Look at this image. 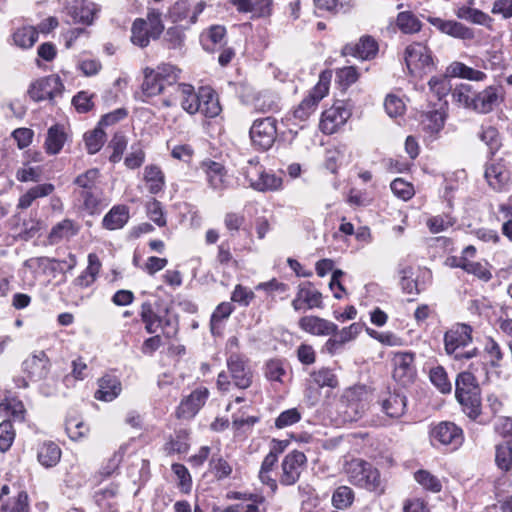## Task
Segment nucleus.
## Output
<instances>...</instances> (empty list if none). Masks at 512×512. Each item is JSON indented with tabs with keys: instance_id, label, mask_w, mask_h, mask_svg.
<instances>
[{
	"instance_id": "f257e3e1",
	"label": "nucleus",
	"mask_w": 512,
	"mask_h": 512,
	"mask_svg": "<svg viewBox=\"0 0 512 512\" xmlns=\"http://www.w3.org/2000/svg\"><path fill=\"white\" fill-rule=\"evenodd\" d=\"M451 96L458 106L478 114L491 113L503 101L500 88L494 85L476 91L472 85L463 83L452 90Z\"/></svg>"
},
{
	"instance_id": "f03ea898",
	"label": "nucleus",
	"mask_w": 512,
	"mask_h": 512,
	"mask_svg": "<svg viewBox=\"0 0 512 512\" xmlns=\"http://www.w3.org/2000/svg\"><path fill=\"white\" fill-rule=\"evenodd\" d=\"M141 321L149 334L161 331L166 338H174L179 330L178 319L171 315L169 308H161L158 302L145 301L140 310Z\"/></svg>"
},
{
	"instance_id": "7ed1b4c3",
	"label": "nucleus",
	"mask_w": 512,
	"mask_h": 512,
	"mask_svg": "<svg viewBox=\"0 0 512 512\" xmlns=\"http://www.w3.org/2000/svg\"><path fill=\"white\" fill-rule=\"evenodd\" d=\"M348 481L359 488L365 489L376 495L385 491V483L380 471L371 463L363 459H352L345 466Z\"/></svg>"
},
{
	"instance_id": "20e7f679",
	"label": "nucleus",
	"mask_w": 512,
	"mask_h": 512,
	"mask_svg": "<svg viewBox=\"0 0 512 512\" xmlns=\"http://www.w3.org/2000/svg\"><path fill=\"white\" fill-rule=\"evenodd\" d=\"M455 395L464 413L471 420H476L481 414L480 387L471 372L464 371L458 374L455 381Z\"/></svg>"
},
{
	"instance_id": "39448f33",
	"label": "nucleus",
	"mask_w": 512,
	"mask_h": 512,
	"mask_svg": "<svg viewBox=\"0 0 512 512\" xmlns=\"http://www.w3.org/2000/svg\"><path fill=\"white\" fill-rule=\"evenodd\" d=\"M473 329L465 323L453 325L444 334V348L448 355L455 360L463 361L476 357L479 353L477 348L465 351L464 349L472 342Z\"/></svg>"
},
{
	"instance_id": "423d86ee",
	"label": "nucleus",
	"mask_w": 512,
	"mask_h": 512,
	"mask_svg": "<svg viewBox=\"0 0 512 512\" xmlns=\"http://www.w3.org/2000/svg\"><path fill=\"white\" fill-rule=\"evenodd\" d=\"M404 61L409 74L414 78L422 79L435 69L431 50L419 42H414L405 48Z\"/></svg>"
},
{
	"instance_id": "0eeeda50",
	"label": "nucleus",
	"mask_w": 512,
	"mask_h": 512,
	"mask_svg": "<svg viewBox=\"0 0 512 512\" xmlns=\"http://www.w3.org/2000/svg\"><path fill=\"white\" fill-rule=\"evenodd\" d=\"M249 136L255 150H269L277 138L276 118L268 116L254 120L249 130Z\"/></svg>"
},
{
	"instance_id": "6e6552de",
	"label": "nucleus",
	"mask_w": 512,
	"mask_h": 512,
	"mask_svg": "<svg viewBox=\"0 0 512 512\" xmlns=\"http://www.w3.org/2000/svg\"><path fill=\"white\" fill-rule=\"evenodd\" d=\"M330 79V72L324 71L320 74L318 83L294 109V118L299 119L300 121H306L310 115L315 112L319 102L328 93Z\"/></svg>"
},
{
	"instance_id": "1a4fd4ad",
	"label": "nucleus",
	"mask_w": 512,
	"mask_h": 512,
	"mask_svg": "<svg viewBox=\"0 0 512 512\" xmlns=\"http://www.w3.org/2000/svg\"><path fill=\"white\" fill-rule=\"evenodd\" d=\"M434 446H445L450 451L457 450L464 442L463 430L455 423L443 421L435 425L430 432Z\"/></svg>"
},
{
	"instance_id": "9d476101",
	"label": "nucleus",
	"mask_w": 512,
	"mask_h": 512,
	"mask_svg": "<svg viewBox=\"0 0 512 512\" xmlns=\"http://www.w3.org/2000/svg\"><path fill=\"white\" fill-rule=\"evenodd\" d=\"M160 85L163 86V105L171 107L176 103L177 88L182 83H179L180 70L171 64H161L155 68Z\"/></svg>"
},
{
	"instance_id": "9b49d317",
	"label": "nucleus",
	"mask_w": 512,
	"mask_h": 512,
	"mask_svg": "<svg viewBox=\"0 0 512 512\" xmlns=\"http://www.w3.org/2000/svg\"><path fill=\"white\" fill-rule=\"evenodd\" d=\"M205 6L204 1H200L192 7L188 0H178L169 7L167 17L173 23L185 22L182 26L189 28L197 22L198 16L203 12Z\"/></svg>"
},
{
	"instance_id": "f8f14e48",
	"label": "nucleus",
	"mask_w": 512,
	"mask_h": 512,
	"mask_svg": "<svg viewBox=\"0 0 512 512\" xmlns=\"http://www.w3.org/2000/svg\"><path fill=\"white\" fill-rule=\"evenodd\" d=\"M241 101L253 105L258 112H276L279 110L278 98L269 91H255L253 88L243 86L239 92Z\"/></svg>"
},
{
	"instance_id": "ddd939ff",
	"label": "nucleus",
	"mask_w": 512,
	"mask_h": 512,
	"mask_svg": "<svg viewBox=\"0 0 512 512\" xmlns=\"http://www.w3.org/2000/svg\"><path fill=\"white\" fill-rule=\"evenodd\" d=\"M64 86L58 76L50 75L43 77L30 85L28 94L32 100L39 102L43 100L53 101L62 94Z\"/></svg>"
},
{
	"instance_id": "4468645a",
	"label": "nucleus",
	"mask_w": 512,
	"mask_h": 512,
	"mask_svg": "<svg viewBox=\"0 0 512 512\" xmlns=\"http://www.w3.org/2000/svg\"><path fill=\"white\" fill-rule=\"evenodd\" d=\"M209 397L206 387H199L184 397L176 409L178 419L190 420L196 416Z\"/></svg>"
},
{
	"instance_id": "2eb2a0df",
	"label": "nucleus",
	"mask_w": 512,
	"mask_h": 512,
	"mask_svg": "<svg viewBox=\"0 0 512 512\" xmlns=\"http://www.w3.org/2000/svg\"><path fill=\"white\" fill-rule=\"evenodd\" d=\"M227 367L233 384L239 389H247L252 384L253 374L244 356L232 353L227 358Z\"/></svg>"
},
{
	"instance_id": "dca6fc26",
	"label": "nucleus",
	"mask_w": 512,
	"mask_h": 512,
	"mask_svg": "<svg viewBox=\"0 0 512 512\" xmlns=\"http://www.w3.org/2000/svg\"><path fill=\"white\" fill-rule=\"evenodd\" d=\"M306 461L307 458L303 452L294 450L288 453L281 464L280 483L284 486L294 485L299 480L301 468Z\"/></svg>"
},
{
	"instance_id": "f3484780",
	"label": "nucleus",
	"mask_w": 512,
	"mask_h": 512,
	"mask_svg": "<svg viewBox=\"0 0 512 512\" xmlns=\"http://www.w3.org/2000/svg\"><path fill=\"white\" fill-rule=\"evenodd\" d=\"M392 361L394 364V379L404 386L412 383L416 376L415 354L412 352H397L394 354Z\"/></svg>"
},
{
	"instance_id": "a211bd4d",
	"label": "nucleus",
	"mask_w": 512,
	"mask_h": 512,
	"mask_svg": "<svg viewBox=\"0 0 512 512\" xmlns=\"http://www.w3.org/2000/svg\"><path fill=\"white\" fill-rule=\"evenodd\" d=\"M381 411L391 419L401 418L407 408V398L397 391H384L378 397Z\"/></svg>"
},
{
	"instance_id": "6ab92c4d",
	"label": "nucleus",
	"mask_w": 512,
	"mask_h": 512,
	"mask_svg": "<svg viewBox=\"0 0 512 512\" xmlns=\"http://www.w3.org/2000/svg\"><path fill=\"white\" fill-rule=\"evenodd\" d=\"M351 113L342 104L333 105L326 109L321 116L320 129L324 134L331 135L338 131L347 120Z\"/></svg>"
},
{
	"instance_id": "aec40b11",
	"label": "nucleus",
	"mask_w": 512,
	"mask_h": 512,
	"mask_svg": "<svg viewBox=\"0 0 512 512\" xmlns=\"http://www.w3.org/2000/svg\"><path fill=\"white\" fill-rule=\"evenodd\" d=\"M295 311L303 309L323 308L322 294L313 283L305 282L298 287L295 298L292 301Z\"/></svg>"
},
{
	"instance_id": "412c9836",
	"label": "nucleus",
	"mask_w": 512,
	"mask_h": 512,
	"mask_svg": "<svg viewBox=\"0 0 512 512\" xmlns=\"http://www.w3.org/2000/svg\"><path fill=\"white\" fill-rule=\"evenodd\" d=\"M427 21L441 33L460 40H473V29L455 20H444L439 17H428Z\"/></svg>"
},
{
	"instance_id": "4be33fe9",
	"label": "nucleus",
	"mask_w": 512,
	"mask_h": 512,
	"mask_svg": "<svg viewBox=\"0 0 512 512\" xmlns=\"http://www.w3.org/2000/svg\"><path fill=\"white\" fill-rule=\"evenodd\" d=\"M29 496L26 491H18L10 496V487L3 485L0 490V512H29Z\"/></svg>"
},
{
	"instance_id": "5701e85b",
	"label": "nucleus",
	"mask_w": 512,
	"mask_h": 512,
	"mask_svg": "<svg viewBox=\"0 0 512 512\" xmlns=\"http://www.w3.org/2000/svg\"><path fill=\"white\" fill-rule=\"evenodd\" d=\"M22 369L29 380H42L47 377L50 370L49 358L44 351H39L23 361Z\"/></svg>"
},
{
	"instance_id": "b1692460",
	"label": "nucleus",
	"mask_w": 512,
	"mask_h": 512,
	"mask_svg": "<svg viewBox=\"0 0 512 512\" xmlns=\"http://www.w3.org/2000/svg\"><path fill=\"white\" fill-rule=\"evenodd\" d=\"M299 328L314 336H329L337 331V324L315 315H306L298 320Z\"/></svg>"
},
{
	"instance_id": "393cba45",
	"label": "nucleus",
	"mask_w": 512,
	"mask_h": 512,
	"mask_svg": "<svg viewBox=\"0 0 512 512\" xmlns=\"http://www.w3.org/2000/svg\"><path fill=\"white\" fill-rule=\"evenodd\" d=\"M343 401L346 402L347 408L354 412L351 420H357L365 412L367 408V389L364 385H354L346 389L342 395Z\"/></svg>"
},
{
	"instance_id": "a878e982",
	"label": "nucleus",
	"mask_w": 512,
	"mask_h": 512,
	"mask_svg": "<svg viewBox=\"0 0 512 512\" xmlns=\"http://www.w3.org/2000/svg\"><path fill=\"white\" fill-rule=\"evenodd\" d=\"M66 12L73 23L90 25L93 23L98 8L95 3L87 0H74L66 6Z\"/></svg>"
},
{
	"instance_id": "bb28decb",
	"label": "nucleus",
	"mask_w": 512,
	"mask_h": 512,
	"mask_svg": "<svg viewBox=\"0 0 512 512\" xmlns=\"http://www.w3.org/2000/svg\"><path fill=\"white\" fill-rule=\"evenodd\" d=\"M377 52L378 44L371 36H363L358 43L346 44L342 49V55H350L361 60H370Z\"/></svg>"
},
{
	"instance_id": "cd10ccee",
	"label": "nucleus",
	"mask_w": 512,
	"mask_h": 512,
	"mask_svg": "<svg viewBox=\"0 0 512 512\" xmlns=\"http://www.w3.org/2000/svg\"><path fill=\"white\" fill-rule=\"evenodd\" d=\"M201 168L206 174L209 186L216 191H223L228 187V178L225 167L212 160L204 161Z\"/></svg>"
},
{
	"instance_id": "c85d7f7f",
	"label": "nucleus",
	"mask_w": 512,
	"mask_h": 512,
	"mask_svg": "<svg viewBox=\"0 0 512 512\" xmlns=\"http://www.w3.org/2000/svg\"><path fill=\"white\" fill-rule=\"evenodd\" d=\"M307 388H329L335 389L339 385L338 377L334 370L329 367H320L313 369L309 373V377L306 379Z\"/></svg>"
},
{
	"instance_id": "c756f323",
	"label": "nucleus",
	"mask_w": 512,
	"mask_h": 512,
	"mask_svg": "<svg viewBox=\"0 0 512 512\" xmlns=\"http://www.w3.org/2000/svg\"><path fill=\"white\" fill-rule=\"evenodd\" d=\"M130 219V209L127 205H114L103 217L102 227L106 230L122 229Z\"/></svg>"
},
{
	"instance_id": "7c9ffc66",
	"label": "nucleus",
	"mask_w": 512,
	"mask_h": 512,
	"mask_svg": "<svg viewBox=\"0 0 512 512\" xmlns=\"http://www.w3.org/2000/svg\"><path fill=\"white\" fill-rule=\"evenodd\" d=\"M175 96L176 100H180L181 107L187 113L191 115L198 113L199 101H201L200 89L196 92L192 85L183 83L177 88Z\"/></svg>"
},
{
	"instance_id": "2f4dec72",
	"label": "nucleus",
	"mask_w": 512,
	"mask_h": 512,
	"mask_svg": "<svg viewBox=\"0 0 512 512\" xmlns=\"http://www.w3.org/2000/svg\"><path fill=\"white\" fill-rule=\"evenodd\" d=\"M200 97L201 101H199V111L205 117L214 118L218 116L221 112V105L219 103V99L217 94L210 87H201L200 88Z\"/></svg>"
},
{
	"instance_id": "473e14b6",
	"label": "nucleus",
	"mask_w": 512,
	"mask_h": 512,
	"mask_svg": "<svg viewBox=\"0 0 512 512\" xmlns=\"http://www.w3.org/2000/svg\"><path fill=\"white\" fill-rule=\"evenodd\" d=\"M99 388L95 392V398L102 401H112L121 392V383L116 376L104 375L99 379Z\"/></svg>"
},
{
	"instance_id": "72a5a7b5",
	"label": "nucleus",
	"mask_w": 512,
	"mask_h": 512,
	"mask_svg": "<svg viewBox=\"0 0 512 512\" xmlns=\"http://www.w3.org/2000/svg\"><path fill=\"white\" fill-rule=\"evenodd\" d=\"M67 140V134L64 127L60 124H55L48 129L47 137L45 140L46 152L50 155L58 154Z\"/></svg>"
},
{
	"instance_id": "f704fd0d",
	"label": "nucleus",
	"mask_w": 512,
	"mask_h": 512,
	"mask_svg": "<svg viewBox=\"0 0 512 512\" xmlns=\"http://www.w3.org/2000/svg\"><path fill=\"white\" fill-rule=\"evenodd\" d=\"M55 190V186L51 183L38 184L27 190L20 196L17 207L19 209H27L32 203L38 199L50 195Z\"/></svg>"
},
{
	"instance_id": "c9c22d12",
	"label": "nucleus",
	"mask_w": 512,
	"mask_h": 512,
	"mask_svg": "<svg viewBox=\"0 0 512 512\" xmlns=\"http://www.w3.org/2000/svg\"><path fill=\"white\" fill-rule=\"evenodd\" d=\"M485 178L489 185L497 191L505 189L509 182V174L501 164H491L486 168Z\"/></svg>"
},
{
	"instance_id": "e433bc0d",
	"label": "nucleus",
	"mask_w": 512,
	"mask_h": 512,
	"mask_svg": "<svg viewBox=\"0 0 512 512\" xmlns=\"http://www.w3.org/2000/svg\"><path fill=\"white\" fill-rule=\"evenodd\" d=\"M38 461L46 468L54 467L61 458V449L54 442H45L38 449Z\"/></svg>"
},
{
	"instance_id": "4c0bfd02",
	"label": "nucleus",
	"mask_w": 512,
	"mask_h": 512,
	"mask_svg": "<svg viewBox=\"0 0 512 512\" xmlns=\"http://www.w3.org/2000/svg\"><path fill=\"white\" fill-rule=\"evenodd\" d=\"M77 195L82 203V208L90 215H95L100 212V207L103 198L102 188L92 191L77 192Z\"/></svg>"
},
{
	"instance_id": "58836bf2",
	"label": "nucleus",
	"mask_w": 512,
	"mask_h": 512,
	"mask_svg": "<svg viewBox=\"0 0 512 512\" xmlns=\"http://www.w3.org/2000/svg\"><path fill=\"white\" fill-rule=\"evenodd\" d=\"M233 311L234 307L229 302H222L216 307L210 319V330L212 335L220 336L222 334L223 321L227 319Z\"/></svg>"
},
{
	"instance_id": "ea45409f",
	"label": "nucleus",
	"mask_w": 512,
	"mask_h": 512,
	"mask_svg": "<svg viewBox=\"0 0 512 512\" xmlns=\"http://www.w3.org/2000/svg\"><path fill=\"white\" fill-rule=\"evenodd\" d=\"M144 181L147 184L151 194H157L163 190L165 185V176L157 165H148L144 169Z\"/></svg>"
},
{
	"instance_id": "a19ab883",
	"label": "nucleus",
	"mask_w": 512,
	"mask_h": 512,
	"mask_svg": "<svg viewBox=\"0 0 512 512\" xmlns=\"http://www.w3.org/2000/svg\"><path fill=\"white\" fill-rule=\"evenodd\" d=\"M100 172L97 168H91L78 175L73 184L77 186V192L92 191L100 187Z\"/></svg>"
},
{
	"instance_id": "79ce46f5",
	"label": "nucleus",
	"mask_w": 512,
	"mask_h": 512,
	"mask_svg": "<svg viewBox=\"0 0 512 512\" xmlns=\"http://www.w3.org/2000/svg\"><path fill=\"white\" fill-rule=\"evenodd\" d=\"M189 446V432L186 429H179L166 442L164 449L168 454H180L186 453Z\"/></svg>"
},
{
	"instance_id": "37998d69",
	"label": "nucleus",
	"mask_w": 512,
	"mask_h": 512,
	"mask_svg": "<svg viewBox=\"0 0 512 512\" xmlns=\"http://www.w3.org/2000/svg\"><path fill=\"white\" fill-rule=\"evenodd\" d=\"M449 72L454 77L467 79L470 81L481 82L487 78V75L480 70L465 65L462 62H453L449 66Z\"/></svg>"
},
{
	"instance_id": "c03bdc74",
	"label": "nucleus",
	"mask_w": 512,
	"mask_h": 512,
	"mask_svg": "<svg viewBox=\"0 0 512 512\" xmlns=\"http://www.w3.org/2000/svg\"><path fill=\"white\" fill-rule=\"evenodd\" d=\"M455 14L459 19L467 20L474 24L486 27H489L492 22L491 17L483 11L467 6L459 7Z\"/></svg>"
},
{
	"instance_id": "a18cd8bd",
	"label": "nucleus",
	"mask_w": 512,
	"mask_h": 512,
	"mask_svg": "<svg viewBox=\"0 0 512 512\" xmlns=\"http://www.w3.org/2000/svg\"><path fill=\"white\" fill-rule=\"evenodd\" d=\"M141 89L143 95L146 97H153L159 94L163 95V86L160 85L155 69L145 68Z\"/></svg>"
},
{
	"instance_id": "49530a36",
	"label": "nucleus",
	"mask_w": 512,
	"mask_h": 512,
	"mask_svg": "<svg viewBox=\"0 0 512 512\" xmlns=\"http://www.w3.org/2000/svg\"><path fill=\"white\" fill-rule=\"evenodd\" d=\"M77 224L71 219H64L57 223L49 234L51 242L55 243L64 238H70L78 233Z\"/></svg>"
},
{
	"instance_id": "de8ad7c7",
	"label": "nucleus",
	"mask_w": 512,
	"mask_h": 512,
	"mask_svg": "<svg viewBox=\"0 0 512 512\" xmlns=\"http://www.w3.org/2000/svg\"><path fill=\"white\" fill-rule=\"evenodd\" d=\"M38 40V30L33 26H25L17 29L13 34L15 45L22 49L31 48Z\"/></svg>"
},
{
	"instance_id": "09e8293b",
	"label": "nucleus",
	"mask_w": 512,
	"mask_h": 512,
	"mask_svg": "<svg viewBox=\"0 0 512 512\" xmlns=\"http://www.w3.org/2000/svg\"><path fill=\"white\" fill-rule=\"evenodd\" d=\"M396 25L404 34H415L422 27L420 20L410 11L400 12L397 15Z\"/></svg>"
},
{
	"instance_id": "8fccbe9b",
	"label": "nucleus",
	"mask_w": 512,
	"mask_h": 512,
	"mask_svg": "<svg viewBox=\"0 0 512 512\" xmlns=\"http://www.w3.org/2000/svg\"><path fill=\"white\" fill-rule=\"evenodd\" d=\"M152 38L147 29V22L143 18H137L132 24L131 28V41L134 45L139 47H146Z\"/></svg>"
},
{
	"instance_id": "3c124183",
	"label": "nucleus",
	"mask_w": 512,
	"mask_h": 512,
	"mask_svg": "<svg viewBox=\"0 0 512 512\" xmlns=\"http://www.w3.org/2000/svg\"><path fill=\"white\" fill-rule=\"evenodd\" d=\"M264 376L270 382L283 383L286 376L285 362L281 359H270L264 365Z\"/></svg>"
},
{
	"instance_id": "603ef678",
	"label": "nucleus",
	"mask_w": 512,
	"mask_h": 512,
	"mask_svg": "<svg viewBox=\"0 0 512 512\" xmlns=\"http://www.w3.org/2000/svg\"><path fill=\"white\" fill-rule=\"evenodd\" d=\"M495 463L499 469L508 472L512 468V444L504 442L496 446Z\"/></svg>"
},
{
	"instance_id": "864d4df0",
	"label": "nucleus",
	"mask_w": 512,
	"mask_h": 512,
	"mask_svg": "<svg viewBox=\"0 0 512 512\" xmlns=\"http://www.w3.org/2000/svg\"><path fill=\"white\" fill-rule=\"evenodd\" d=\"M226 35V29L220 25L210 27L206 34L202 36L203 48L207 51H213L216 45H221Z\"/></svg>"
},
{
	"instance_id": "5fc2aeb1",
	"label": "nucleus",
	"mask_w": 512,
	"mask_h": 512,
	"mask_svg": "<svg viewBox=\"0 0 512 512\" xmlns=\"http://www.w3.org/2000/svg\"><path fill=\"white\" fill-rule=\"evenodd\" d=\"M423 128L430 133L439 132L445 123V115L439 110H431L422 115Z\"/></svg>"
},
{
	"instance_id": "6e6d98bb",
	"label": "nucleus",
	"mask_w": 512,
	"mask_h": 512,
	"mask_svg": "<svg viewBox=\"0 0 512 512\" xmlns=\"http://www.w3.org/2000/svg\"><path fill=\"white\" fill-rule=\"evenodd\" d=\"M414 478L425 490L438 493L442 489L441 481L429 471L420 469L414 473Z\"/></svg>"
},
{
	"instance_id": "4d7b16f0",
	"label": "nucleus",
	"mask_w": 512,
	"mask_h": 512,
	"mask_svg": "<svg viewBox=\"0 0 512 512\" xmlns=\"http://www.w3.org/2000/svg\"><path fill=\"white\" fill-rule=\"evenodd\" d=\"M479 138L488 146L492 154L496 153L501 147V137L494 126H482Z\"/></svg>"
},
{
	"instance_id": "13d9d810",
	"label": "nucleus",
	"mask_w": 512,
	"mask_h": 512,
	"mask_svg": "<svg viewBox=\"0 0 512 512\" xmlns=\"http://www.w3.org/2000/svg\"><path fill=\"white\" fill-rule=\"evenodd\" d=\"M147 25L149 26V34L153 39H158L164 31V24L162 22V12L153 7L148 8L147 12Z\"/></svg>"
},
{
	"instance_id": "bf43d9fd",
	"label": "nucleus",
	"mask_w": 512,
	"mask_h": 512,
	"mask_svg": "<svg viewBox=\"0 0 512 512\" xmlns=\"http://www.w3.org/2000/svg\"><path fill=\"white\" fill-rule=\"evenodd\" d=\"M185 29V27L178 25L169 27L166 30L163 41L168 49H179L183 46L185 41Z\"/></svg>"
},
{
	"instance_id": "052dcab7",
	"label": "nucleus",
	"mask_w": 512,
	"mask_h": 512,
	"mask_svg": "<svg viewBox=\"0 0 512 512\" xmlns=\"http://www.w3.org/2000/svg\"><path fill=\"white\" fill-rule=\"evenodd\" d=\"M430 381L441 393H450L452 384L448 379V375L442 366L434 367L430 370Z\"/></svg>"
},
{
	"instance_id": "680f3d73",
	"label": "nucleus",
	"mask_w": 512,
	"mask_h": 512,
	"mask_svg": "<svg viewBox=\"0 0 512 512\" xmlns=\"http://www.w3.org/2000/svg\"><path fill=\"white\" fill-rule=\"evenodd\" d=\"M106 134L101 127L84 135L85 145L89 154L97 153L105 143Z\"/></svg>"
},
{
	"instance_id": "e2e57ef3",
	"label": "nucleus",
	"mask_w": 512,
	"mask_h": 512,
	"mask_svg": "<svg viewBox=\"0 0 512 512\" xmlns=\"http://www.w3.org/2000/svg\"><path fill=\"white\" fill-rule=\"evenodd\" d=\"M354 501V491L348 486L338 487L332 495V504L337 509H346Z\"/></svg>"
},
{
	"instance_id": "0e129e2a",
	"label": "nucleus",
	"mask_w": 512,
	"mask_h": 512,
	"mask_svg": "<svg viewBox=\"0 0 512 512\" xmlns=\"http://www.w3.org/2000/svg\"><path fill=\"white\" fill-rule=\"evenodd\" d=\"M0 412L5 415L11 416L13 420L23 421L24 420V405L21 401L16 399L6 398L0 403Z\"/></svg>"
},
{
	"instance_id": "69168bd1",
	"label": "nucleus",
	"mask_w": 512,
	"mask_h": 512,
	"mask_svg": "<svg viewBox=\"0 0 512 512\" xmlns=\"http://www.w3.org/2000/svg\"><path fill=\"white\" fill-rule=\"evenodd\" d=\"M65 429L69 438L74 441L85 437L89 431L88 426L82 420L75 417L66 420Z\"/></svg>"
},
{
	"instance_id": "338daca9",
	"label": "nucleus",
	"mask_w": 512,
	"mask_h": 512,
	"mask_svg": "<svg viewBox=\"0 0 512 512\" xmlns=\"http://www.w3.org/2000/svg\"><path fill=\"white\" fill-rule=\"evenodd\" d=\"M259 182L255 183V190L260 192L277 190L282 185V179L274 174L266 172L264 169L260 174Z\"/></svg>"
},
{
	"instance_id": "774afa93",
	"label": "nucleus",
	"mask_w": 512,
	"mask_h": 512,
	"mask_svg": "<svg viewBox=\"0 0 512 512\" xmlns=\"http://www.w3.org/2000/svg\"><path fill=\"white\" fill-rule=\"evenodd\" d=\"M146 212L150 220L159 227H164L167 223L161 202L152 199L146 204Z\"/></svg>"
}]
</instances>
